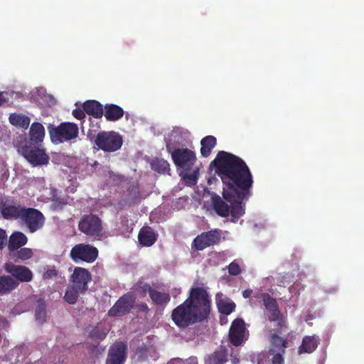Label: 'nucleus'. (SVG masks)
<instances>
[{"label": "nucleus", "instance_id": "nucleus-1", "mask_svg": "<svg viewBox=\"0 0 364 364\" xmlns=\"http://www.w3.org/2000/svg\"><path fill=\"white\" fill-rule=\"evenodd\" d=\"M212 164L223 183V196L211 197L215 213L225 218L230 215L238 220L245 214V201L251 196L253 177L246 163L239 156L220 151Z\"/></svg>", "mask_w": 364, "mask_h": 364}, {"label": "nucleus", "instance_id": "nucleus-2", "mask_svg": "<svg viewBox=\"0 0 364 364\" xmlns=\"http://www.w3.org/2000/svg\"><path fill=\"white\" fill-rule=\"evenodd\" d=\"M211 311V300L208 291L203 287H192L188 297L176 307L171 313V319L179 328L207 320Z\"/></svg>", "mask_w": 364, "mask_h": 364}, {"label": "nucleus", "instance_id": "nucleus-3", "mask_svg": "<svg viewBox=\"0 0 364 364\" xmlns=\"http://www.w3.org/2000/svg\"><path fill=\"white\" fill-rule=\"evenodd\" d=\"M254 297L262 299L267 311V319L273 323L272 331L274 333H282L287 328V320L281 312L277 301L268 293L257 292Z\"/></svg>", "mask_w": 364, "mask_h": 364}, {"label": "nucleus", "instance_id": "nucleus-4", "mask_svg": "<svg viewBox=\"0 0 364 364\" xmlns=\"http://www.w3.org/2000/svg\"><path fill=\"white\" fill-rule=\"evenodd\" d=\"M48 130L51 141L55 144L70 141L78 136V127L71 122H62L58 126L50 124Z\"/></svg>", "mask_w": 364, "mask_h": 364}, {"label": "nucleus", "instance_id": "nucleus-5", "mask_svg": "<svg viewBox=\"0 0 364 364\" xmlns=\"http://www.w3.org/2000/svg\"><path fill=\"white\" fill-rule=\"evenodd\" d=\"M22 156L33 166L47 165L50 157L40 144H24L20 147Z\"/></svg>", "mask_w": 364, "mask_h": 364}, {"label": "nucleus", "instance_id": "nucleus-6", "mask_svg": "<svg viewBox=\"0 0 364 364\" xmlns=\"http://www.w3.org/2000/svg\"><path fill=\"white\" fill-rule=\"evenodd\" d=\"M79 230L87 236L100 240L103 236L102 220L96 215L90 213L81 217L78 223Z\"/></svg>", "mask_w": 364, "mask_h": 364}, {"label": "nucleus", "instance_id": "nucleus-7", "mask_svg": "<svg viewBox=\"0 0 364 364\" xmlns=\"http://www.w3.org/2000/svg\"><path fill=\"white\" fill-rule=\"evenodd\" d=\"M95 144L98 149L105 152H114L122 147L123 139L117 132L102 131L96 135Z\"/></svg>", "mask_w": 364, "mask_h": 364}, {"label": "nucleus", "instance_id": "nucleus-8", "mask_svg": "<svg viewBox=\"0 0 364 364\" xmlns=\"http://www.w3.org/2000/svg\"><path fill=\"white\" fill-rule=\"evenodd\" d=\"M19 220L25 225L31 233H33L41 229L46 221L43 214L38 209L26 208L24 206Z\"/></svg>", "mask_w": 364, "mask_h": 364}, {"label": "nucleus", "instance_id": "nucleus-9", "mask_svg": "<svg viewBox=\"0 0 364 364\" xmlns=\"http://www.w3.org/2000/svg\"><path fill=\"white\" fill-rule=\"evenodd\" d=\"M98 253L96 247L90 244L79 243L72 247L69 255L75 263L80 262L92 263L97 259Z\"/></svg>", "mask_w": 364, "mask_h": 364}, {"label": "nucleus", "instance_id": "nucleus-10", "mask_svg": "<svg viewBox=\"0 0 364 364\" xmlns=\"http://www.w3.org/2000/svg\"><path fill=\"white\" fill-rule=\"evenodd\" d=\"M24 206L10 196L0 198V215L7 220H16L20 218Z\"/></svg>", "mask_w": 364, "mask_h": 364}, {"label": "nucleus", "instance_id": "nucleus-11", "mask_svg": "<svg viewBox=\"0 0 364 364\" xmlns=\"http://www.w3.org/2000/svg\"><path fill=\"white\" fill-rule=\"evenodd\" d=\"M222 238V230L213 229L203 232L194 238L192 242V247L196 250H203L205 248L218 245Z\"/></svg>", "mask_w": 364, "mask_h": 364}, {"label": "nucleus", "instance_id": "nucleus-12", "mask_svg": "<svg viewBox=\"0 0 364 364\" xmlns=\"http://www.w3.org/2000/svg\"><path fill=\"white\" fill-rule=\"evenodd\" d=\"M229 341L234 346H241L249 337L245 321L237 318L232 321L228 333Z\"/></svg>", "mask_w": 364, "mask_h": 364}, {"label": "nucleus", "instance_id": "nucleus-13", "mask_svg": "<svg viewBox=\"0 0 364 364\" xmlns=\"http://www.w3.org/2000/svg\"><path fill=\"white\" fill-rule=\"evenodd\" d=\"M136 298L132 292L123 294L108 311L111 317L122 316L128 314L134 308Z\"/></svg>", "mask_w": 364, "mask_h": 364}, {"label": "nucleus", "instance_id": "nucleus-14", "mask_svg": "<svg viewBox=\"0 0 364 364\" xmlns=\"http://www.w3.org/2000/svg\"><path fill=\"white\" fill-rule=\"evenodd\" d=\"M171 157L176 166L186 171L192 169L196 161L194 151L187 148L175 149L171 154Z\"/></svg>", "mask_w": 364, "mask_h": 364}, {"label": "nucleus", "instance_id": "nucleus-15", "mask_svg": "<svg viewBox=\"0 0 364 364\" xmlns=\"http://www.w3.org/2000/svg\"><path fill=\"white\" fill-rule=\"evenodd\" d=\"M5 272L18 283H28L33 280V274L26 266L6 262L4 266Z\"/></svg>", "mask_w": 364, "mask_h": 364}, {"label": "nucleus", "instance_id": "nucleus-16", "mask_svg": "<svg viewBox=\"0 0 364 364\" xmlns=\"http://www.w3.org/2000/svg\"><path fill=\"white\" fill-rule=\"evenodd\" d=\"M91 280V273L87 269L76 267L70 277V284L81 291V294H84L88 290V283Z\"/></svg>", "mask_w": 364, "mask_h": 364}, {"label": "nucleus", "instance_id": "nucleus-17", "mask_svg": "<svg viewBox=\"0 0 364 364\" xmlns=\"http://www.w3.org/2000/svg\"><path fill=\"white\" fill-rule=\"evenodd\" d=\"M127 345L122 341H116L109 348L106 364H124L127 358Z\"/></svg>", "mask_w": 364, "mask_h": 364}, {"label": "nucleus", "instance_id": "nucleus-18", "mask_svg": "<svg viewBox=\"0 0 364 364\" xmlns=\"http://www.w3.org/2000/svg\"><path fill=\"white\" fill-rule=\"evenodd\" d=\"M29 139L26 144H41L45 137V129L43 125L40 122H33L31 124L29 133Z\"/></svg>", "mask_w": 364, "mask_h": 364}, {"label": "nucleus", "instance_id": "nucleus-19", "mask_svg": "<svg viewBox=\"0 0 364 364\" xmlns=\"http://www.w3.org/2000/svg\"><path fill=\"white\" fill-rule=\"evenodd\" d=\"M28 242L26 235L19 231L13 232L7 240V247L11 253L21 248Z\"/></svg>", "mask_w": 364, "mask_h": 364}, {"label": "nucleus", "instance_id": "nucleus-20", "mask_svg": "<svg viewBox=\"0 0 364 364\" xmlns=\"http://www.w3.org/2000/svg\"><path fill=\"white\" fill-rule=\"evenodd\" d=\"M320 339L316 336H306L303 338L301 344L298 348V353H311L318 347Z\"/></svg>", "mask_w": 364, "mask_h": 364}, {"label": "nucleus", "instance_id": "nucleus-21", "mask_svg": "<svg viewBox=\"0 0 364 364\" xmlns=\"http://www.w3.org/2000/svg\"><path fill=\"white\" fill-rule=\"evenodd\" d=\"M158 235L150 227H143L138 235L139 243L144 247L153 245Z\"/></svg>", "mask_w": 364, "mask_h": 364}, {"label": "nucleus", "instance_id": "nucleus-22", "mask_svg": "<svg viewBox=\"0 0 364 364\" xmlns=\"http://www.w3.org/2000/svg\"><path fill=\"white\" fill-rule=\"evenodd\" d=\"M84 111L95 118H101L104 114L103 106L97 100H87L82 104Z\"/></svg>", "mask_w": 364, "mask_h": 364}, {"label": "nucleus", "instance_id": "nucleus-23", "mask_svg": "<svg viewBox=\"0 0 364 364\" xmlns=\"http://www.w3.org/2000/svg\"><path fill=\"white\" fill-rule=\"evenodd\" d=\"M104 115L109 122H115L121 119L124 115L123 109L114 104H106L105 105Z\"/></svg>", "mask_w": 364, "mask_h": 364}, {"label": "nucleus", "instance_id": "nucleus-24", "mask_svg": "<svg viewBox=\"0 0 364 364\" xmlns=\"http://www.w3.org/2000/svg\"><path fill=\"white\" fill-rule=\"evenodd\" d=\"M228 360V350L221 346L208 355L205 364H225Z\"/></svg>", "mask_w": 364, "mask_h": 364}, {"label": "nucleus", "instance_id": "nucleus-25", "mask_svg": "<svg viewBox=\"0 0 364 364\" xmlns=\"http://www.w3.org/2000/svg\"><path fill=\"white\" fill-rule=\"evenodd\" d=\"M10 124L17 128L27 129L29 127L31 119L22 113H11L9 115Z\"/></svg>", "mask_w": 364, "mask_h": 364}, {"label": "nucleus", "instance_id": "nucleus-26", "mask_svg": "<svg viewBox=\"0 0 364 364\" xmlns=\"http://www.w3.org/2000/svg\"><path fill=\"white\" fill-rule=\"evenodd\" d=\"M150 299L153 304L159 307H166L171 301L169 293L166 291H159L156 289L151 291Z\"/></svg>", "mask_w": 364, "mask_h": 364}, {"label": "nucleus", "instance_id": "nucleus-27", "mask_svg": "<svg viewBox=\"0 0 364 364\" xmlns=\"http://www.w3.org/2000/svg\"><path fill=\"white\" fill-rule=\"evenodd\" d=\"M18 282L9 275L0 276V294H6L16 289Z\"/></svg>", "mask_w": 364, "mask_h": 364}, {"label": "nucleus", "instance_id": "nucleus-28", "mask_svg": "<svg viewBox=\"0 0 364 364\" xmlns=\"http://www.w3.org/2000/svg\"><path fill=\"white\" fill-rule=\"evenodd\" d=\"M217 139L214 136L208 135L203 137L200 141V154L203 157L210 155L212 149L216 146Z\"/></svg>", "mask_w": 364, "mask_h": 364}, {"label": "nucleus", "instance_id": "nucleus-29", "mask_svg": "<svg viewBox=\"0 0 364 364\" xmlns=\"http://www.w3.org/2000/svg\"><path fill=\"white\" fill-rule=\"evenodd\" d=\"M279 334V333H272L270 334L269 341L272 346L271 348L285 353V349L288 346V340L287 338L281 337Z\"/></svg>", "mask_w": 364, "mask_h": 364}, {"label": "nucleus", "instance_id": "nucleus-30", "mask_svg": "<svg viewBox=\"0 0 364 364\" xmlns=\"http://www.w3.org/2000/svg\"><path fill=\"white\" fill-rule=\"evenodd\" d=\"M36 320L40 323L43 324L46 321V304L45 301L40 299L37 300V305L35 309Z\"/></svg>", "mask_w": 364, "mask_h": 364}, {"label": "nucleus", "instance_id": "nucleus-31", "mask_svg": "<svg viewBox=\"0 0 364 364\" xmlns=\"http://www.w3.org/2000/svg\"><path fill=\"white\" fill-rule=\"evenodd\" d=\"M81 294V291H78V289L70 284L65 291L63 299L69 304H75Z\"/></svg>", "mask_w": 364, "mask_h": 364}, {"label": "nucleus", "instance_id": "nucleus-32", "mask_svg": "<svg viewBox=\"0 0 364 364\" xmlns=\"http://www.w3.org/2000/svg\"><path fill=\"white\" fill-rule=\"evenodd\" d=\"M169 164L164 159H155L151 162L152 170L159 173H166L169 171Z\"/></svg>", "mask_w": 364, "mask_h": 364}, {"label": "nucleus", "instance_id": "nucleus-33", "mask_svg": "<svg viewBox=\"0 0 364 364\" xmlns=\"http://www.w3.org/2000/svg\"><path fill=\"white\" fill-rule=\"evenodd\" d=\"M33 255V250L31 248H20L12 252V257L15 262L25 261L31 259Z\"/></svg>", "mask_w": 364, "mask_h": 364}, {"label": "nucleus", "instance_id": "nucleus-34", "mask_svg": "<svg viewBox=\"0 0 364 364\" xmlns=\"http://www.w3.org/2000/svg\"><path fill=\"white\" fill-rule=\"evenodd\" d=\"M217 306L219 312L224 315L230 314L236 308V305L233 301L227 299L220 300L217 304Z\"/></svg>", "mask_w": 364, "mask_h": 364}, {"label": "nucleus", "instance_id": "nucleus-35", "mask_svg": "<svg viewBox=\"0 0 364 364\" xmlns=\"http://www.w3.org/2000/svg\"><path fill=\"white\" fill-rule=\"evenodd\" d=\"M127 196L129 200L133 203L139 200L140 192L139 187L137 183H130L127 187Z\"/></svg>", "mask_w": 364, "mask_h": 364}, {"label": "nucleus", "instance_id": "nucleus-36", "mask_svg": "<svg viewBox=\"0 0 364 364\" xmlns=\"http://www.w3.org/2000/svg\"><path fill=\"white\" fill-rule=\"evenodd\" d=\"M269 353L272 355V364H284V355L285 353H283L282 351H277L274 348H270L269 350Z\"/></svg>", "mask_w": 364, "mask_h": 364}, {"label": "nucleus", "instance_id": "nucleus-37", "mask_svg": "<svg viewBox=\"0 0 364 364\" xmlns=\"http://www.w3.org/2000/svg\"><path fill=\"white\" fill-rule=\"evenodd\" d=\"M137 286L139 291L142 296H145L148 293L150 296L151 291L154 289L149 284L145 282H138Z\"/></svg>", "mask_w": 364, "mask_h": 364}, {"label": "nucleus", "instance_id": "nucleus-38", "mask_svg": "<svg viewBox=\"0 0 364 364\" xmlns=\"http://www.w3.org/2000/svg\"><path fill=\"white\" fill-rule=\"evenodd\" d=\"M228 272L230 275L237 276L241 273V268L238 263L232 262L228 267Z\"/></svg>", "mask_w": 364, "mask_h": 364}, {"label": "nucleus", "instance_id": "nucleus-39", "mask_svg": "<svg viewBox=\"0 0 364 364\" xmlns=\"http://www.w3.org/2000/svg\"><path fill=\"white\" fill-rule=\"evenodd\" d=\"M198 174V169L196 168L191 173H186L183 176V178L195 184L197 183Z\"/></svg>", "mask_w": 364, "mask_h": 364}, {"label": "nucleus", "instance_id": "nucleus-40", "mask_svg": "<svg viewBox=\"0 0 364 364\" xmlns=\"http://www.w3.org/2000/svg\"><path fill=\"white\" fill-rule=\"evenodd\" d=\"M8 236L5 230L0 228V250L7 245Z\"/></svg>", "mask_w": 364, "mask_h": 364}, {"label": "nucleus", "instance_id": "nucleus-41", "mask_svg": "<svg viewBox=\"0 0 364 364\" xmlns=\"http://www.w3.org/2000/svg\"><path fill=\"white\" fill-rule=\"evenodd\" d=\"M58 276V271L55 268L47 269L43 274V279H50Z\"/></svg>", "mask_w": 364, "mask_h": 364}, {"label": "nucleus", "instance_id": "nucleus-42", "mask_svg": "<svg viewBox=\"0 0 364 364\" xmlns=\"http://www.w3.org/2000/svg\"><path fill=\"white\" fill-rule=\"evenodd\" d=\"M72 114L75 118L81 120L85 117L86 112L84 111L83 108L82 109L77 108L73 110Z\"/></svg>", "mask_w": 364, "mask_h": 364}, {"label": "nucleus", "instance_id": "nucleus-43", "mask_svg": "<svg viewBox=\"0 0 364 364\" xmlns=\"http://www.w3.org/2000/svg\"><path fill=\"white\" fill-rule=\"evenodd\" d=\"M106 334L100 332L99 329L95 328L90 332V337L92 338H98L102 340L105 338Z\"/></svg>", "mask_w": 364, "mask_h": 364}, {"label": "nucleus", "instance_id": "nucleus-44", "mask_svg": "<svg viewBox=\"0 0 364 364\" xmlns=\"http://www.w3.org/2000/svg\"><path fill=\"white\" fill-rule=\"evenodd\" d=\"M267 353H260L257 357V364H267Z\"/></svg>", "mask_w": 364, "mask_h": 364}, {"label": "nucleus", "instance_id": "nucleus-45", "mask_svg": "<svg viewBox=\"0 0 364 364\" xmlns=\"http://www.w3.org/2000/svg\"><path fill=\"white\" fill-rule=\"evenodd\" d=\"M139 311L148 312L149 311V308L146 303H141L138 305Z\"/></svg>", "mask_w": 364, "mask_h": 364}, {"label": "nucleus", "instance_id": "nucleus-46", "mask_svg": "<svg viewBox=\"0 0 364 364\" xmlns=\"http://www.w3.org/2000/svg\"><path fill=\"white\" fill-rule=\"evenodd\" d=\"M252 294V289H245V291H242V296L245 299H247L251 296Z\"/></svg>", "mask_w": 364, "mask_h": 364}, {"label": "nucleus", "instance_id": "nucleus-47", "mask_svg": "<svg viewBox=\"0 0 364 364\" xmlns=\"http://www.w3.org/2000/svg\"><path fill=\"white\" fill-rule=\"evenodd\" d=\"M5 102V100L3 97V95L0 92V105H1Z\"/></svg>", "mask_w": 364, "mask_h": 364}, {"label": "nucleus", "instance_id": "nucleus-48", "mask_svg": "<svg viewBox=\"0 0 364 364\" xmlns=\"http://www.w3.org/2000/svg\"><path fill=\"white\" fill-rule=\"evenodd\" d=\"M232 364H237L239 363V359L238 358H234L232 360Z\"/></svg>", "mask_w": 364, "mask_h": 364}]
</instances>
